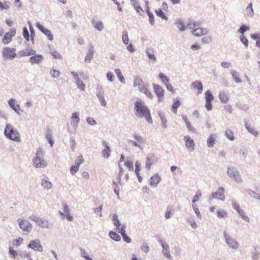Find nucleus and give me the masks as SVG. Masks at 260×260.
<instances>
[{
  "label": "nucleus",
  "mask_w": 260,
  "mask_h": 260,
  "mask_svg": "<svg viewBox=\"0 0 260 260\" xmlns=\"http://www.w3.org/2000/svg\"><path fill=\"white\" fill-rule=\"evenodd\" d=\"M136 115L140 117H144L150 123L152 122L150 111L142 101L139 100L135 102V108Z\"/></svg>",
  "instance_id": "f257e3e1"
},
{
  "label": "nucleus",
  "mask_w": 260,
  "mask_h": 260,
  "mask_svg": "<svg viewBox=\"0 0 260 260\" xmlns=\"http://www.w3.org/2000/svg\"><path fill=\"white\" fill-rule=\"evenodd\" d=\"M4 134L6 137L9 139L16 142L20 141L19 133L17 130L14 129L13 126L10 124L6 125Z\"/></svg>",
  "instance_id": "f03ea898"
},
{
  "label": "nucleus",
  "mask_w": 260,
  "mask_h": 260,
  "mask_svg": "<svg viewBox=\"0 0 260 260\" xmlns=\"http://www.w3.org/2000/svg\"><path fill=\"white\" fill-rule=\"evenodd\" d=\"M189 28L192 30V34L197 37L203 36L207 34V30L200 27L198 22H190L187 24Z\"/></svg>",
  "instance_id": "7ed1b4c3"
},
{
  "label": "nucleus",
  "mask_w": 260,
  "mask_h": 260,
  "mask_svg": "<svg viewBox=\"0 0 260 260\" xmlns=\"http://www.w3.org/2000/svg\"><path fill=\"white\" fill-rule=\"evenodd\" d=\"M2 55L7 59H12L16 56V49L5 47L2 50Z\"/></svg>",
  "instance_id": "20e7f679"
},
{
  "label": "nucleus",
  "mask_w": 260,
  "mask_h": 260,
  "mask_svg": "<svg viewBox=\"0 0 260 260\" xmlns=\"http://www.w3.org/2000/svg\"><path fill=\"white\" fill-rule=\"evenodd\" d=\"M18 222L19 227L24 232L29 233L32 230V225L28 220L24 219H19Z\"/></svg>",
  "instance_id": "39448f33"
},
{
  "label": "nucleus",
  "mask_w": 260,
  "mask_h": 260,
  "mask_svg": "<svg viewBox=\"0 0 260 260\" xmlns=\"http://www.w3.org/2000/svg\"><path fill=\"white\" fill-rule=\"evenodd\" d=\"M16 29L12 28L8 32H6L2 39V42L4 44H8L12 40V38L16 35Z\"/></svg>",
  "instance_id": "423d86ee"
},
{
  "label": "nucleus",
  "mask_w": 260,
  "mask_h": 260,
  "mask_svg": "<svg viewBox=\"0 0 260 260\" xmlns=\"http://www.w3.org/2000/svg\"><path fill=\"white\" fill-rule=\"evenodd\" d=\"M205 94L206 100L205 107L208 111H210L212 109V102L214 99V96L210 90H207Z\"/></svg>",
  "instance_id": "0eeeda50"
},
{
  "label": "nucleus",
  "mask_w": 260,
  "mask_h": 260,
  "mask_svg": "<svg viewBox=\"0 0 260 260\" xmlns=\"http://www.w3.org/2000/svg\"><path fill=\"white\" fill-rule=\"evenodd\" d=\"M41 155L42 152L38 151L37 156L34 160V164L36 167L43 168L47 166V164L45 161L40 157Z\"/></svg>",
  "instance_id": "6e6552de"
},
{
  "label": "nucleus",
  "mask_w": 260,
  "mask_h": 260,
  "mask_svg": "<svg viewBox=\"0 0 260 260\" xmlns=\"http://www.w3.org/2000/svg\"><path fill=\"white\" fill-rule=\"evenodd\" d=\"M28 247L36 251L42 252L43 250L42 246L40 244L39 240L31 241L28 245Z\"/></svg>",
  "instance_id": "1a4fd4ad"
},
{
  "label": "nucleus",
  "mask_w": 260,
  "mask_h": 260,
  "mask_svg": "<svg viewBox=\"0 0 260 260\" xmlns=\"http://www.w3.org/2000/svg\"><path fill=\"white\" fill-rule=\"evenodd\" d=\"M36 26L41 32L47 36L49 40L52 41L53 40V36L50 30L45 28L39 22L37 23Z\"/></svg>",
  "instance_id": "9d476101"
},
{
  "label": "nucleus",
  "mask_w": 260,
  "mask_h": 260,
  "mask_svg": "<svg viewBox=\"0 0 260 260\" xmlns=\"http://www.w3.org/2000/svg\"><path fill=\"white\" fill-rule=\"evenodd\" d=\"M153 87L154 92L158 98V101H161L162 98H163L165 94L164 90L160 85L157 84H153Z\"/></svg>",
  "instance_id": "9b49d317"
},
{
  "label": "nucleus",
  "mask_w": 260,
  "mask_h": 260,
  "mask_svg": "<svg viewBox=\"0 0 260 260\" xmlns=\"http://www.w3.org/2000/svg\"><path fill=\"white\" fill-rule=\"evenodd\" d=\"M161 9H158L157 10H155V13L157 16H159V17L161 18L162 19L167 20L168 18L163 13L162 10L166 11H167L168 9V5L166 3H163L161 6Z\"/></svg>",
  "instance_id": "f8f14e48"
},
{
  "label": "nucleus",
  "mask_w": 260,
  "mask_h": 260,
  "mask_svg": "<svg viewBox=\"0 0 260 260\" xmlns=\"http://www.w3.org/2000/svg\"><path fill=\"white\" fill-rule=\"evenodd\" d=\"M224 193V188L223 187H220L217 192H214L212 194V198L223 201L225 199Z\"/></svg>",
  "instance_id": "ddd939ff"
},
{
  "label": "nucleus",
  "mask_w": 260,
  "mask_h": 260,
  "mask_svg": "<svg viewBox=\"0 0 260 260\" xmlns=\"http://www.w3.org/2000/svg\"><path fill=\"white\" fill-rule=\"evenodd\" d=\"M185 146L189 151H192L194 149V143L193 140L189 136H185L184 138Z\"/></svg>",
  "instance_id": "4468645a"
},
{
  "label": "nucleus",
  "mask_w": 260,
  "mask_h": 260,
  "mask_svg": "<svg viewBox=\"0 0 260 260\" xmlns=\"http://www.w3.org/2000/svg\"><path fill=\"white\" fill-rule=\"evenodd\" d=\"M232 206L244 220H247L248 219V217L245 214L244 211L240 208L239 205L235 201L232 202Z\"/></svg>",
  "instance_id": "2eb2a0df"
},
{
  "label": "nucleus",
  "mask_w": 260,
  "mask_h": 260,
  "mask_svg": "<svg viewBox=\"0 0 260 260\" xmlns=\"http://www.w3.org/2000/svg\"><path fill=\"white\" fill-rule=\"evenodd\" d=\"M134 85L135 87H138L140 91H144V88L146 87L144 85L142 80L138 77L135 78Z\"/></svg>",
  "instance_id": "dca6fc26"
},
{
  "label": "nucleus",
  "mask_w": 260,
  "mask_h": 260,
  "mask_svg": "<svg viewBox=\"0 0 260 260\" xmlns=\"http://www.w3.org/2000/svg\"><path fill=\"white\" fill-rule=\"evenodd\" d=\"M161 178L157 174L154 175L152 176L150 179V185L153 187H156L159 183Z\"/></svg>",
  "instance_id": "f3484780"
},
{
  "label": "nucleus",
  "mask_w": 260,
  "mask_h": 260,
  "mask_svg": "<svg viewBox=\"0 0 260 260\" xmlns=\"http://www.w3.org/2000/svg\"><path fill=\"white\" fill-rule=\"evenodd\" d=\"M156 161V158L153 154L149 155L146 162V168L149 170L151 166Z\"/></svg>",
  "instance_id": "a211bd4d"
},
{
  "label": "nucleus",
  "mask_w": 260,
  "mask_h": 260,
  "mask_svg": "<svg viewBox=\"0 0 260 260\" xmlns=\"http://www.w3.org/2000/svg\"><path fill=\"white\" fill-rule=\"evenodd\" d=\"M125 226L124 225H122L121 226L120 229L119 231H117L118 233H120L122 236L123 239L124 241L126 243H130L131 242V239L129 238L125 234Z\"/></svg>",
  "instance_id": "6ab92c4d"
},
{
  "label": "nucleus",
  "mask_w": 260,
  "mask_h": 260,
  "mask_svg": "<svg viewBox=\"0 0 260 260\" xmlns=\"http://www.w3.org/2000/svg\"><path fill=\"white\" fill-rule=\"evenodd\" d=\"M227 172L230 177L234 178L237 181H238L239 179L241 181V179L240 178V175L237 171H235L231 169H229Z\"/></svg>",
  "instance_id": "aec40b11"
},
{
  "label": "nucleus",
  "mask_w": 260,
  "mask_h": 260,
  "mask_svg": "<svg viewBox=\"0 0 260 260\" xmlns=\"http://www.w3.org/2000/svg\"><path fill=\"white\" fill-rule=\"evenodd\" d=\"M218 96L221 103L226 104L229 101L230 99L228 94L224 91L220 92Z\"/></svg>",
  "instance_id": "412c9836"
},
{
  "label": "nucleus",
  "mask_w": 260,
  "mask_h": 260,
  "mask_svg": "<svg viewBox=\"0 0 260 260\" xmlns=\"http://www.w3.org/2000/svg\"><path fill=\"white\" fill-rule=\"evenodd\" d=\"M72 74L74 76L75 79L76 80V83L78 85V87L82 90H85V85L83 83L82 81H81L79 78L78 77V75L77 74L75 73L74 72H72Z\"/></svg>",
  "instance_id": "4be33fe9"
},
{
  "label": "nucleus",
  "mask_w": 260,
  "mask_h": 260,
  "mask_svg": "<svg viewBox=\"0 0 260 260\" xmlns=\"http://www.w3.org/2000/svg\"><path fill=\"white\" fill-rule=\"evenodd\" d=\"M191 85L194 89H197L198 90V94H200L202 92L203 85L201 82L196 81L192 82Z\"/></svg>",
  "instance_id": "5701e85b"
},
{
  "label": "nucleus",
  "mask_w": 260,
  "mask_h": 260,
  "mask_svg": "<svg viewBox=\"0 0 260 260\" xmlns=\"http://www.w3.org/2000/svg\"><path fill=\"white\" fill-rule=\"evenodd\" d=\"M42 59V55L37 54L31 56L29 60L32 63H39L41 61Z\"/></svg>",
  "instance_id": "b1692460"
},
{
  "label": "nucleus",
  "mask_w": 260,
  "mask_h": 260,
  "mask_svg": "<svg viewBox=\"0 0 260 260\" xmlns=\"http://www.w3.org/2000/svg\"><path fill=\"white\" fill-rule=\"evenodd\" d=\"M9 105L15 112H18L20 110L19 106L16 104L15 101L14 99H11L9 101Z\"/></svg>",
  "instance_id": "393cba45"
},
{
  "label": "nucleus",
  "mask_w": 260,
  "mask_h": 260,
  "mask_svg": "<svg viewBox=\"0 0 260 260\" xmlns=\"http://www.w3.org/2000/svg\"><path fill=\"white\" fill-rule=\"evenodd\" d=\"M226 243L230 246L233 248H237L238 247V243L230 237H225Z\"/></svg>",
  "instance_id": "a878e982"
},
{
  "label": "nucleus",
  "mask_w": 260,
  "mask_h": 260,
  "mask_svg": "<svg viewBox=\"0 0 260 260\" xmlns=\"http://www.w3.org/2000/svg\"><path fill=\"white\" fill-rule=\"evenodd\" d=\"M32 220L35 221L39 225L42 227L44 228L47 226V222L43 220L41 218L38 217H34Z\"/></svg>",
  "instance_id": "bb28decb"
},
{
  "label": "nucleus",
  "mask_w": 260,
  "mask_h": 260,
  "mask_svg": "<svg viewBox=\"0 0 260 260\" xmlns=\"http://www.w3.org/2000/svg\"><path fill=\"white\" fill-rule=\"evenodd\" d=\"M102 153L104 157L108 158L110 156V149L106 144H105V148L103 150Z\"/></svg>",
  "instance_id": "cd10ccee"
},
{
  "label": "nucleus",
  "mask_w": 260,
  "mask_h": 260,
  "mask_svg": "<svg viewBox=\"0 0 260 260\" xmlns=\"http://www.w3.org/2000/svg\"><path fill=\"white\" fill-rule=\"evenodd\" d=\"M162 246L163 248V253L164 255L167 257V258H170L171 255L170 254L169 251V246L166 244H162Z\"/></svg>",
  "instance_id": "c85d7f7f"
},
{
  "label": "nucleus",
  "mask_w": 260,
  "mask_h": 260,
  "mask_svg": "<svg viewBox=\"0 0 260 260\" xmlns=\"http://www.w3.org/2000/svg\"><path fill=\"white\" fill-rule=\"evenodd\" d=\"M112 220L114 222V224L116 227L117 231H119L120 229L121 226L122 225L119 221L117 216L116 215H113L112 217Z\"/></svg>",
  "instance_id": "c756f323"
},
{
  "label": "nucleus",
  "mask_w": 260,
  "mask_h": 260,
  "mask_svg": "<svg viewBox=\"0 0 260 260\" xmlns=\"http://www.w3.org/2000/svg\"><path fill=\"white\" fill-rule=\"evenodd\" d=\"M181 104L179 100H176L173 103L172 107V111L174 113H177V108H179Z\"/></svg>",
  "instance_id": "7c9ffc66"
},
{
  "label": "nucleus",
  "mask_w": 260,
  "mask_h": 260,
  "mask_svg": "<svg viewBox=\"0 0 260 260\" xmlns=\"http://www.w3.org/2000/svg\"><path fill=\"white\" fill-rule=\"evenodd\" d=\"M20 53L21 56H29L35 54L36 52L32 49H26V50L22 51Z\"/></svg>",
  "instance_id": "2f4dec72"
},
{
  "label": "nucleus",
  "mask_w": 260,
  "mask_h": 260,
  "mask_svg": "<svg viewBox=\"0 0 260 260\" xmlns=\"http://www.w3.org/2000/svg\"><path fill=\"white\" fill-rule=\"evenodd\" d=\"M134 138L137 142H133V144L135 146H137L138 145L137 143H138L139 144L144 143V140L140 136H139L138 135H135Z\"/></svg>",
  "instance_id": "473e14b6"
},
{
  "label": "nucleus",
  "mask_w": 260,
  "mask_h": 260,
  "mask_svg": "<svg viewBox=\"0 0 260 260\" xmlns=\"http://www.w3.org/2000/svg\"><path fill=\"white\" fill-rule=\"evenodd\" d=\"M109 236L112 239L116 241H119L121 240L120 236L115 232L112 231L110 232L109 233Z\"/></svg>",
  "instance_id": "72a5a7b5"
},
{
  "label": "nucleus",
  "mask_w": 260,
  "mask_h": 260,
  "mask_svg": "<svg viewBox=\"0 0 260 260\" xmlns=\"http://www.w3.org/2000/svg\"><path fill=\"white\" fill-rule=\"evenodd\" d=\"M23 241V239L21 237H19L16 240H13L12 243L13 246L17 247L20 246L22 243Z\"/></svg>",
  "instance_id": "f704fd0d"
},
{
  "label": "nucleus",
  "mask_w": 260,
  "mask_h": 260,
  "mask_svg": "<svg viewBox=\"0 0 260 260\" xmlns=\"http://www.w3.org/2000/svg\"><path fill=\"white\" fill-rule=\"evenodd\" d=\"M176 26L178 28V29L181 30L183 31L185 30V27L183 23V22L181 20H177L175 22Z\"/></svg>",
  "instance_id": "c9c22d12"
},
{
  "label": "nucleus",
  "mask_w": 260,
  "mask_h": 260,
  "mask_svg": "<svg viewBox=\"0 0 260 260\" xmlns=\"http://www.w3.org/2000/svg\"><path fill=\"white\" fill-rule=\"evenodd\" d=\"M217 215L218 218H224L227 217L228 213L223 210H220L217 212Z\"/></svg>",
  "instance_id": "e433bc0d"
},
{
  "label": "nucleus",
  "mask_w": 260,
  "mask_h": 260,
  "mask_svg": "<svg viewBox=\"0 0 260 260\" xmlns=\"http://www.w3.org/2000/svg\"><path fill=\"white\" fill-rule=\"evenodd\" d=\"M159 78L161 81L162 83L165 84H167L169 82V78L165 76L163 73H161L159 74Z\"/></svg>",
  "instance_id": "4c0bfd02"
},
{
  "label": "nucleus",
  "mask_w": 260,
  "mask_h": 260,
  "mask_svg": "<svg viewBox=\"0 0 260 260\" xmlns=\"http://www.w3.org/2000/svg\"><path fill=\"white\" fill-rule=\"evenodd\" d=\"M42 186L46 189H50L52 187V183L46 180H44L42 182Z\"/></svg>",
  "instance_id": "58836bf2"
},
{
  "label": "nucleus",
  "mask_w": 260,
  "mask_h": 260,
  "mask_svg": "<svg viewBox=\"0 0 260 260\" xmlns=\"http://www.w3.org/2000/svg\"><path fill=\"white\" fill-rule=\"evenodd\" d=\"M72 119L73 122L75 123L76 125L78 124L80 121L78 114L77 113H74L72 115Z\"/></svg>",
  "instance_id": "ea45409f"
},
{
  "label": "nucleus",
  "mask_w": 260,
  "mask_h": 260,
  "mask_svg": "<svg viewBox=\"0 0 260 260\" xmlns=\"http://www.w3.org/2000/svg\"><path fill=\"white\" fill-rule=\"evenodd\" d=\"M50 54L53 56L55 59H61V56L60 53L56 50H51Z\"/></svg>",
  "instance_id": "a19ab883"
},
{
  "label": "nucleus",
  "mask_w": 260,
  "mask_h": 260,
  "mask_svg": "<svg viewBox=\"0 0 260 260\" xmlns=\"http://www.w3.org/2000/svg\"><path fill=\"white\" fill-rule=\"evenodd\" d=\"M115 73H116L119 81L123 83L124 82V78L122 75L121 70L120 69H116L115 70Z\"/></svg>",
  "instance_id": "79ce46f5"
},
{
  "label": "nucleus",
  "mask_w": 260,
  "mask_h": 260,
  "mask_svg": "<svg viewBox=\"0 0 260 260\" xmlns=\"http://www.w3.org/2000/svg\"><path fill=\"white\" fill-rule=\"evenodd\" d=\"M225 135L231 141L234 140L235 139L234 133L230 129H228L225 132Z\"/></svg>",
  "instance_id": "37998d69"
},
{
  "label": "nucleus",
  "mask_w": 260,
  "mask_h": 260,
  "mask_svg": "<svg viewBox=\"0 0 260 260\" xmlns=\"http://www.w3.org/2000/svg\"><path fill=\"white\" fill-rule=\"evenodd\" d=\"M113 185L114 186V191L115 193H116V194L117 195L118 198L119 199L120 188H119V186H118L117 183L116 182L114 181L113 182Z\"/></svg>",
  "instance_id": "c03bdc74"
},
{
  "label": "nucleus",
  "mask_w": 260,
  "mask_h": 260,
  "mask_svg": "<svg viewBox=\"0 0 260 260\" xmlns=\"http://www.w3.org/2000/svg\"><path fill=\"white\" fill-rule=\"evenodd\" d=\"M215 141V139L213 136H210L207 140V145L208 147H211L213 146Z\"/></svg>",
  "instance_id": "a18cd8bd"
},
{
  "label": "nucleus",
  "mask_w": 260,
  "mask_h": 260,
  "mask_svg": "<svg viewBox=\"0 0 260 260\" xmlns=\"http://www.w3.org/2000/svg\"><path fill=\"white\" fill-rule=\"evenodd\" d=\"M84 161V158L82 155H80L75 160V165L79 167L80 165Z\"/></svg>",
  "instance_id": "49530a36"
},
{
  "label": "nucleus",
  "mask_w": 260,
  "mask_h": 260,
  "mask_svg": "<svg viewBox=\"0 0 260 260\" xmlns=\"http://www.w3.org/2000/svg\"><path fill=\"white\" fill-rule=\"evenodd\" d=\"M147 53L149 59L153 60L154 61L156 60V58L154 54V52L152 50H148L147 51Z\"/></svg>",
  "instance_id": "de8ad7c7"
},
{
  "label": "nucleus",
  "mask_w": 260,
  "mask_h": 260,
  "mask_svg": "<svg viewBox=\"0 0 260 260\" xmlns=\"http://www.w3.org/2000/svg\"><path fill=\"white\" fill-rule=\"evenodd\" d=\"M124 165L127 168H128V169L129 171L133 170L134 165H133V162L132 161H130V160L126 161L124 163Z\"/></svg>",
  "instance_id": "09e8293b"
},
{
  "label": "nucleus",
  "mask_w": 260,
  "mask_h": 260,
  "mask_svg": "<svg viewBox=\"0 0 260 260\" xmlns=\"http://www.w3.org/2000/svg\"><path fill=\"white\" fill-rule=\"evenodd\" d=\"M79 168V167H78V166L75 165L72 166L70 168V173L73 175H75L78 171Z\"/></svg>",
  "instance_id": "8fccbe9b"
},
{
  "label": "nucleus",
  "mask_w": 260,
  "mask_h": 260,
  "mask_svg": "<svg viewBox=\"0 0 260 260\" xmlns=\"http://www.w3.org/2000/svg\"><path fill=\"white\" fill-rule=\"evenodd\" d=\"M9 8V6L7 2H4V3H2L0 1V10L1 11H3L4 10H7Z\"/></svg>",
  "instance_id": "3c124183"
},
{
  "label": "nucleus",
  "mask_w": 260,
  "mask_h": 260,
  "mask_svg": "<svg viewBox=\"0 0 260 260\" xmlns=\"http://www.w3.org/2000/svg\"><path fill=\"white\" fill-rule=\"evenodd\" d=\"M122 41L124 44H128L129 42V39L128 35L126 32H124L122 35Z\"/></svg>",
  "instance_id": "603ef678"
},
{
  "label": "nucleus",
  "mask_w": 260,
  "mask_h": 260,
  "mask_svg": "<svg viewBox=\"0 0 260 260\" xmlns=\"http://www.w3.org/2000/svg\"><path fill=\"white\" fill-rule=\"evenodd\" d=\"M23 35L24 38L27 40H29V35L27 28L24 27L23 29Z\"/></svg>",
  "instance_id": "864d4df0"
},
{
  "label": "nucleus",
  "mask_w": 260,
  "mask_h": 260,
  "mask_svg": "<svg viewBox=\"0 0 260 260\" xmlns=\"http://www.w3.org/2000/svg\"><path fill=\"white\" fill-rule=\"evenodd\" d=\"M94 27L99 30H101L103 28V25L102 22L97 21L94 24Z\"/></svg>",
  "instance_id": "5fc2aeb1"
},
{
  "label": "nucleus",
  "mask_w": 260,
  "mask_h": 260,
  "mask_svg": "<svg viewBox=\"0 0 260 260\" xmlns=\"http://www.w3.org/2000/svg\"><path fill=\"white\" fill-rule=\"evenodd\" d=\"M247 12L248 15H252L253 14V10L252 9V5L250 3L246 8Z\"/></svg>",
  "instance_id": "6e6d98bb"
},
{
  "label": "nucleus",
  "mask_w": 260,
  "mask_h": 260,
  "mask_svg": "<svg viewBox=\"0 0 260 260\" xmlns=\"http://www.w3.org/2000/svg\"><path fill=\"white\" fill-rule=\"evenodd\" d=\"M247 129L250 132L251 134L255 136H257L258 134V132L255 131L254 128L250 127V126H246Z\"/></svg>",
  "instance_id": "4d7b16f0"
},
{
  "label": "nucleus",
  "mask_w": 260,
  "mask_h": 260,
  "mask_svg": "<svg viewBox=\"0 0 260 260\" xmlns=\"http://www.w3.org/2000/svg\"><path fill=\"white\" fill-rule=\"evenodd\" d=\"M249 27L246 25H242L238 30L239 32L243 34L246 31L249 30Z\"/></svg>",
  "instance_id": "13d9d810"
},
{
  "label": "nucleus",
  "mask_w": 260,
  "mask_h": 260,
  "mask_svg": "<svg viewBox=\"0 0 260 260\" xmlns=\"http://www.w3.org/2000/svg\"><path fill=\"white\" fill-rule=\"evenodd\" d=\"M50 74L53 78H58L60 75V73L58 71L52 70L50 71Z\"/></svg>",
  "instance_id": "bf43d9fd"
},
{
  "label": "nucleus",
  "mask_w": 260,
  "mask_h": 260,
  "mask_svg": "<svg viewBox=\"0 0 260 260\" xmlns=\"http://www.w3.org/2000/svg\"><path fill=\"white\" fill-rule=\"evenodd\" d=\"M212 39L210 36H206L202 39V43L204 44H208L211 42Z\"/></svg>",
  "instance_id": "052dcab7"
},
{
  "label": "nucleus",
  "mask_w": 260,
  "mask_h": 260,
  "mask_svg": "<svg viewBox=\"0 0 260 260\" xmlns=\"http://www.w3.org/2000/svg\"><path fill=\"white\" fill-rule=\"evenodd\" d=\"M201 193L200 192H197L195 195V196L194 197L193 200H192V203L193 204H194V203L197 202L199 199L201 198Z\"/></svg>",
  "instance_id": "680f3d73"
},
{
  "label": "nucleus",
  "mask_w": 260,
  "mask_h": 260,
  "mask_svg": "<svg viewBox=\"0 0 260 260\" xmlns=\"http://www.w3.org/2000/svg\"><path fill=\"white\" fill-rule=\"evenodd\" d=\"M147 14L149 16V21H150V23L152 25L154 24V17L153 16V15L152 13H151L149 11H147Z\"/></svg>",
  "instance_id": "e2e57ef3"
},
{
  "label": "nucleus",
  "mask_w": 260,
  "mask_h": 260,
  "mask_svg": "<svg viewBox=\"0 0 260 260\" xmlns=\"http://www.w3.org/2000/svg\"><path fill=\"white\" fill-rule=\"evenodd\" d=\"M144 91H141V92L145 93L148 97L150 98H152L153 96H152V93H151V92L150 91H149L147 87H146L145 88H144Z\"/></svg>",
  "instance_id": "0e129e2a"
},
{
  "label": "nucleus",
  "mask_w": 260,
  "mask_h": 260,
  "mask_svg": "<svg viewBox=\"0 0 260 260\" xmlns=\"http://www.w3.org/2000/svg\"><path fill=\"white\" fill-rule=\"evenodd\" d=\"M165 85L168 90L170 91L172 93L175 92V89L173 86L171 84H170L169 82L166 84Z\"/></svg>",
  "instance_id": "69168bd1"
},
{
  "label": "nucleus",
  "mask_w": 260,
  "mask_h": 260,
  "mask_svg": "<svg viewBox=\"0 0 260 260\" xmlns=\"http://www.w3.org/2000/svg\"><path fill=\"white\" fill-rule=\"evenodd\" d=\"M183 120L184 121V122H185L186 123V125L187 126V127L190 129L191 128V123L189 121L188 119H187V117L186 116H183Z\"/></svg>",
  "instance_id": "338daca9"
},
{
  "label": "nucleus",
  "mask_w": 260,
  "mask_h": 260,
  "mask_svg": "<svg viewBox=\"0 0 260 260\" xmlns=\"http://www.w3.org/2000/svg\"><path fill=\"white\" fill-rule=\"evenodd\" d=\"M241 41L246 47L248 46V40L243 35L241 37Z\"/></svg>",
  "instance_id": "774afa93"
}]
</instances>
